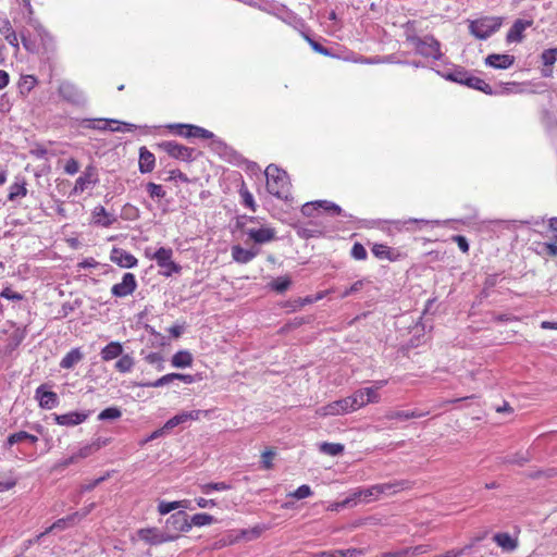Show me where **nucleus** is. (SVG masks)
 <instances>
[{
	"instance_id": "f257e3e1",
	"label": "nucleus",
	"mask_w": 557,
	"mask_h": 557,
	"mask_svg": "<svg viewBox=\"0 0 557 557\" xmlns=\"http://www.w3.org/2000/svg\"><path fill=\"white\" fill-rule=\"evenodd\" d=\"M190 528L188 515L184 510H178L166 519L164 531L141 529V539L151 544L171 542L177 540L181 532H187Z\"/></svg>"
},
{
	"instance_id": "f03ea898",
	"label": "nucleus",
	"mask_w": 557,
	"mask_h": 557,
	"mask_svg": "<svg viewBox=\"0 0 557 557\" xmlns=\"http://www.w3.org/2000/svg\"><path fill=\"white\" fill-rule=\"evenodd\" d=\"M414 22L408 21L405 27L406 40L414 47L417 54L424 58H433L434 60H441L443 53L441 51V42L432 35L419 37L414 34Z\"/></svg>"
},
{
	"instance_id": "7ed1b4c3",
	"label": "nucleus",
	"mask_w": 557,
	"mask_h": 557,
	"mask_svg": "<svg viewBox=\"0 0 557 557\" xmlns=\"http://www.w3.org/2000/svg\"><path fill=\"white\" fill-rule=\"evenodd\" d=\"M264 174L267 176L268 191L282 199L286 198L289 191V181L287 173L275 164L267 166Z\"/></svg>"
},
{
	"instance_id": "20e7f679",
	"label": "nucleus",
	"mask_w": 557,
	"mask_h": 557,
	"mask_svg": "<svg viewBox=\"0 0 557 557\" xmlns=\"http://www.w3.org/2000/svg\"><path fill=\"white\" fill-rule=\"evenodd\" d=\"M503 24V18L498 16H484L470 21L469 32L475 38L484 40L496 33Z\"/></svg>"
},
{
	"instance_id": "39448f33",
	"label": "nucleus",
	"mask_w": 557,
	"mask_h": 557,
	"mask_svg": "<svg viewBox=\"0 0 557 557\" xmlns=\"http://www.w3.org/2000/svg\"><path fill=\"white\" fill-rule=\"evenodd\" d=\"M145 255L148 258L156 259L158 265L164 269L162 274L165 276L181 271V267L171 260L172 250L170 248L160 247L153 255L150 253L149 249H146Z\"/></svg>"
},
{
	"instance_id": "423d86ee",
	"label": "nucleus",
	"mask_w": 557,
	"mask_h": 557,
	"mask_svg": "<svg viewBox=\"0 0 557 557\" xmlns=\"http://www.w3.org/2000/svg\"><path fill=\"white\" fill-rule=\"evenodd\" d=\"M159 148L177 160L191 162L195 159L196 149L183 146L174 140L162 141L159 144Z\"/></svg>"
},
{
	"instance_id": "0eeeda50",
	"label": "nucleus",
	"mask_w": 557,
	"mask_h": 557,
	"mask_svg": "<svg viewBox=\"0 0 557 557\" xmlns=\"http://www.w3.org/2000/svg\"><path fill=\"white\" fill-rule=\"evenodd\" d=\"M166 127L174 135L185 138L211 139L214 136L212 132L193 124H170Z\"/></svg>"
},
{
	"instance_id": "6e6552de",
	"label": "nucleus",
	"mask_w": 557,
	"mask_h": 557,
	"mask_svg": "<svg viewBox=\"0 0 557 557\" xmlns=\"http://www.w3.org/2000/svg\"><path fill=\"white\" fill-rule=\"evenodd\" d=\"M58 92L60 97L75 106H84L86 97L84 92L73 83L64 81L59 85Z\"/></svg>"
},
{
	"instance_id": "1a4fd4ad",
	"label": "nucleus",
	"mask_w": 557,
	"mask_h": 557,
	"mask_svg": "<svg viewBox=\"0 0 557 557\" xmlns=\"http://www.w3.org/2000/svg\"><path fill=\"white\" fill-rule=\"evenodd\" d=\"M95 504H90L89 508L84 510L83 512H74L65 518L58 519L51 527H49L45 532L40 533L36 536L35 542L39 541L41 537L47 535L53 530H65L69 527L74 525L78 520L86 517L91 508H94Z\"/></svg>"
},
{
	"instance_id": "9d476101",
	"label": "nucleus",
	"mask_w": 557,
	"mask_h": 557,
	"mask_svg": "<svg viewBox=\"0 0 557 557\" xmlns=\"http://www.w3.org/2000/svg\"><path fill=\"white\" fill-rule=\"evenodd\" d=\"M354 411L349 397L332 401L317 410L321 417L344 414Z\"/></svg>"
},
{
	"instance_id": "9b49d317",
	"label": "nucleus",
	"mask_w": 557,
	"mask_h": 557,
	"mask_svg": "<svg viewBox=\"0 0 557 557\" xmlns=\"http://www.w3.org/2000/svg\"><path fill=\"white\" fill-rule=\"evenodd\" d=\"M122 125L127 126L125 123L109 119H90L85 121V127L99 131L120 132L122 131Z\"/></svg>"
},
{
	"instance_id": "f8f14e48",
	"label": "nucleus",
	"mask_w": 557,
	"mask_h": 557,
	"mask_svg": "<svg viewBox=\"0 0 557 557\" xmlns=\"http://www.w3.org/2000/svg\"><path fill=\"white\" fill-rule=\"evenodd\" d=\"M532 24V20H516L506 35L507 42H521L524 38L523 32Z\"/></svg>"
},
{
	"instance_id": "ddd939ff",
	"label": "nucleus",
	"mask_w": 557,
	"mask_h": 557,
	"mask_svg": "<svg viewBox=\"0 0 557 557\" xmlns=\"http://www.w3.org/2000/svg\"><path fill=\"white\" fill-rule=\"evenodd\" d=\"M35 396L39 400V406L44 409H52L59 405L57 393L47 391L45 385L36 388Z\"/></svg>"
},
{
	"instance_id": "4468645a",
	"label": "nucleus",
	"mask_w": 557,
	"mask_h": 557,
	"mask_svg": "<svg viewBox=\"0 0 557 557\" xmlns=\"http://www.w3.org/2000/svg\"><path fill=\"white\" fill-rule=\"evenodd\" d=\"M515 61L516 58L511 54L492 53L485 58V64L497 70H507L513 65Z\"/></svg>"
},
{
	"instance_id": "2eb2a0df",
	"label": "nucleus",
	"mask_w": 557,
	"mask_h": 557,
	"mask_svg": "<svg viewBox=\"0 0 557 557\" xmlns=\"http://www.w3.org/2000/svg\"><path fill=\"white\" fill-rule=\"evenodd\" d=\"M54 421L59 425L75 426L83 423L87 418V412L71 411L64 414H53Z\"/></svg>"
},
{
	"instance_id": "dca6fc26",
	"label": "nucleus",
	"mask_w": 557,
	"mask_h": 557,
	"mask_svg": "<svg viewBox=\"0 0 557 557\" xmlns=\"http://www.w3.org/2000/svg\"><path fill=\"white\" fill-rule=\"evenodd\" d=\"M136 288L134 274L125 273L121 283L113 285L112 294L116 297H125Z\"/></svg>"
},
{
	"instance_id": "f3484780",
	"label": "nucleus",
	"mask_w": 557,
	"mask_h": 557,
	"mask_svg": "<svg viewBox=\"0 0 557 557\" xmlns=\"http://www.w3.org/2000/svg\"><path fill=\"white\" fill-rule=\"evenodd\" d=\"M110 259L122 268H132L137 263V259L121 248H113Z\"/></svg>"
},
{
	"instance_id": "a211bd4d",
	"label": "nucleus",
	"mask_w": 557,
	"mask_h": 557,
	"mask_svg": "<svg viewBox=\"0 0 557 557\" xmlns=\"http://www.w3.org/2000/svg\"><path fill=\"white\" fill-rule=\"evenodd\" d=\"M493 541L503 549L505 553H511L518 548L519 542L517 537H512L507 532H499L494 534Z\"/></svg>"
},
{
	"instance_id": "6ab92c4d",
	"label": "nucleus",
	"mask_w": 557,
	"mask_h": 557,
	"mask_svg": "<svg viewBox=\"0 0 557 557\" xmlns=\"http://www.w3.org/2000/svg\"><path fill=\"white\" fill-rule=\"evenodd\" d=\"M246 233L256 244L269 243L275 238V231L270 227L249 228Z\"/></svg>"
},
{
	"instance_id": "aec40b11",
	"label": "nucleus",
	"mask_w": 557,
	"mask_h": 557,
	"mask_svg": "<svg viewBox=\"0 0 557 557\" xmlns=\"http://www.w3.org/2000/svg\"><path fill=\"white\" fill-rule=\"evenodd\" d=\"M258 249H245L239 245H236L232 248V257L238 263L250 262L258 255Z\"/></svg>"
},
{
	"instance_id": "412c9836",
	"label": "nucleus",
	"mask_w": 557,
	"mask_h": 557,
	"mask_svg": "<svg viewBox=\"0 0 557 557\" xmlns=\"http://www.w3.org/2000/svg\"><path fill=\"white\" fill-rule=\"evenodd\" d=\"M428 413H429L428 411L426 412H421V411H418V410H412V411L388 410V411L385 412L384 418L387 419V420H394V419L409 420V419H413V418L424 417Z\"/></svg>"
},
{
	"instance_id": "4be33fe9",
	"label": "nucleus",
	"mask_w": 557,
	"mask_h": 557,
	"mask_svg": "<svg viewBox=\"0 0 557 557\" xmlns=\"http://www.w3.org/2000/svg\"><path fill=\"white\" fill-rule=\"evenodd\" d=\"M470 73H471L470 71L466 70L462 66H456V67L451 69L450 71H448L447 73L443 74V76L447 81H451V82H455V83L466 86V83L468 82Z\"/></svg>"
},
{
	"instance_id": "5701e85b",
	"label": "nucleus",
	"mask_w": 557,
	"mask_h": 557,
	"mask_svg": "<svg viewBox=\"0 0 557 557\" xmlns=\"http://www.w3.org/2000/svg\"><path fill=\"white\" fill-rule=\"evenodd\" d=\"M24 441H28L30 444H36L38 442V437L25 431H20L8 436L4 447L11 448L13 445Z\"/></svg>"
},
{
	"instance_id": "b1692460",
	"label": "nucleus",
	"mask_w": 557,
	"mask_h": 557,
	"mask_svg": "<svg viewBox=\"0 0 557 557\" xmlns=\"http://www.w3.org/2000/svg\"><path fill=\"white\" fill-rule=\"evenodd\" d=\"M84 358L83 352L79 348H73L70 350L60 361V367L62 369H72L74 368L78 362H81Z\"/></svg>"
},
{
	"instance_id": "393cba45",
	"label": "nucleus",
	"mask_w": 557,
	"mask_h": 557,
	"mask_svg": "<svg viewBox=\"0 0 557 557\" xmlns=\"http://www.w3.org/2000/svg\"><path fill=\"white\" fill-rule=\"evenodd\" d=\"M123 348L119 342H111L101 350V358L104 361L113 360L122 355Z\"/></svg>"
},
{
	"instance_id": "a878e982",
	"label": "nucleus",
	"mask_w": 557,
	"mask_h": 557,
	"mask_svg": "<svg viewBox=\"0 0 557 557\" xmlns=\"http://www.w3.org/2000/svg\"><path fill=\"white\" fill-rule=\"evenodd\" d=\"M372 253L379 259H387L389 261H396L399 253H395L388 246L383 244H375L372 247Z\"/></svg>"
},
{
	"instance_id": "bb28decb",
	"label": "nucleus",
	"mask_w": 557,
	"mask_h": 557,
	"mask_svg": "<svg viewBox=\"0 0 557 557\" xmlns=\"http://www.w3.org/2000/svg\"><path fill=\"white\" fill-rule=\"evenodd\" d=\"M466 86L469 88H473L475 90H480L486 95H493L494 90L493 88L482 78L473 76L471 73L469 75L468 82L466 83Z\"/></svg>"
},
{
	"instance_id": "cd10ccee",
	"label": "nucleus",
	"mask_w": 557,
	"mask_h": 557,
	"mask_svg": "<svg viewBox=\"0 0 557 557\" xmlns=\"http://www.w3.org/2000/svg\"><path fill=\"white\" fill-rule=\"evenodd\" d=\"M171 362L175 368L190 367L193 363V355L187 350H180L173 355Z\"/></svg>"
},
{
	"instance_id": "c85d7f7f",
	"label": "nucleus",
	"mask_w": 557,
	"mask_h": 557,
	"mask_svg": "<svg viewBox=\"0 0 557 557\" xmlns=\"http://www.w3.org/2000/svg\"><path fill=\"white\" fill-rule=\"evenodd\" d=\"M381 487H382V494L392 495V494H395L398 491H403V490L409 488L410 487V482L401 480V481L382 483Z\"/></svg>"
},
{
	"instance_id": "c756f323",
	"label": "nucleus",
	"mask_w": 557,
	"mask_h": 557,
	"mask_svg": "<svg viewBox=\"0 0 557 557\" xmlns=\"http://www.w3.org/2000/svg\"><path fill=\"white\" fill-rule=\"evenodd\" d=\"M188 500H176V502H160L158 506V511L160 515H168L169 512L180 509L187 508Z\"/></svg>"
},
{
	"instance_id": "7c9ffc66",
	"label": "nucleus",
	"mask_w": 557,
	"mask_h": 557,
	"mask_svg": "<svg viewBox=\"0 0 557 557\" xmlns=\"http://www.w3.org/2000/svg\"><path fill=\"white\" fill-rule=\"evenodd\" d=\"M92 221L97 225L109 226L112 223L111 216L103 207H96L92 213Z\"/></svg>"
},
{
	"instance_id": "2f4dec72",
	"label": "nucleus",
	"mask_w": 557,
	"mask_h": 557,
	"mask_svg": "<svg viewBox=\"0 0 557 557\" xmlns=\"http://www.w3.org/2000/svg\"><path fill=\"white\" fill-rule=\"evenodd\" d=\"M292 285V280L288 276H278L270 283L271 289L278 294L286 292Z\"/></svg>"
},
{
	"instance_id": "473e14b6",
	"label": "nucleus",
	"mask_w": 557,
	"mask_h": 557,
	"mask_svg": "<svg viewBox=\"0 0 557 557\" xmlns=\"http://www.w3.org/2000/svg\"><path fill=\"white\" fill-rule=\"evenodd\" d=\"M156 158L153 153L141 147V173L151 172L154 166Z\"/></svg>"
},
{
	"instance_id": "72a5a7b5",
	"label": "nucleus",
	"mask_w": 557,
	"mask_h": 557,
	"mask_svg": "<svg viewBox=\"0 0 557 557\" xmlns=\"http://www.w3.org/2000/svg\"><path fill=\"white\" fill-rule=\"evenodd\" d=\"M344 445L339 443L324 442L320 445V451L330 456H338L344 451Z\"/></svg>"
},
{
	"instance_id": "f704fd0d",
	"label": "nucleus",
	"mask_w": 557,
	"mask_h": 557,
	"mask_svg": "<svg viewBox=\"0 0 557 557\" xmlns=\"http://www.w3.org/2000/svg\"><path fill=\"white\" fill-rule=\"evenodd\" d=\"M27 194V189L25 186V182L22 183H14L10 186V191L8 195V199L10 201H14L20 197H25Z\"/></svg>"
},
{
	"instance_id": "c9c22d12",
	"label": "nucleus",
	"mask_w": 557,
	"mask_h": 557,
	"mask_svg": "<svg viewBox=\"0 0 557 557\" xmlns=\"http://www.w3.org/2000/svg\"><path fill=\"white\" fill-rule=\"evenodd\" d=\"M315 203H317V209L322 208L325 212L330 213L331 215L343 214L342 208L332 201L317 200Z\"/></svg>"
},
{
	"instance_id": "e433bc0d",
	"label": "nucleus",
	"mask_w": 557,
	"mask_h": 557,
	"mask_svg": "<svg viewBox=\"0 0 557 557\" xmlns=\"http://www.w3.org/2000/svg\"><path fill=\"white\" fill-rule=\"evenodd\" d=\"M354 410L359 409L368 404L364 388L356 391L351 396H348Z\"/></svg>"
},
{
	"instance_id": "4c0bfd02",
	"label": "nucleus",
	"mask_w": 557,
	"mask_h": 557,
	"mask_svg": "<svg viewBox=\"0 0 557 557\" xmlns=\"http://www.w3.org/2000/svg\"><path fill=\"white\" fill-rule=\"evenodd\" d=\"M215 518L209 513H196L191 517V519L189 520V523H191V527L193 525H196V527H202V525H207V524H211L213 522H215Z\"/></svg>"
},
{
	"instance_id": "58836bf2",
	"label": "nucleus",
	"mask_w": 557,
	"mask_h": 557,
	"mask_svg": "<svg viewBox=\"0 0 557 557\" xmlns=\"http://www.w3.org/2000/svg\"><path fill=\"white\" fill-rule=\"evenodd\" d=\"M146 190L152 199H162L166 194L161 185L154 184L152 182L147 183Z\"/></svg>"
},
{
	"instance_id": "ea45409f",
	"label": "nucleus",
	"mask_w": 557,
	"mask_h": 557,
	"mask_svg": "<svg viewBox=\"0 0 557 557\" xmlns=\"http://www.w3.org/2000/svg\"><path fill=\"white\" fill-rule=\"evenodd\" d=\"M134 366V360L128 355L122 356L115 362V369L122 373L128 372Z\"/></svg>"
},
{
	"instance_id": "a19ab883",
	"label": "nucleus",
	"mask_w": 557,
	"mask_h": 557,
	"mask_svg": "<svg viewBox=\"0 0 557 557\" xmlns=\"http://www.w3.org/2000/svg\"><path fill=\"white\" fill-rule=\"evenodd\" d=\"M174 381H175L174 373H169V374H165L162 377L156 380L154 382H141V387L143 386L160 387V386L168 385Z\"/></svg>"
},
{
	"instance_id": "79ce46f5",
	"label": "nucleus",
	"mask_w": 557,
	"mask_h": 557,
	"mask_svg": "<svg viewBox=\"0 0 557 557\" xmlns=\"http://www.w3.org/2000/svg\"><path fill=\"white\" fill-rule=\"evenodd\" d=\"M201 492L209 494L211 491H226L231 488V485L225 482L207 483L200 486Z\"/></svg>"
},
{
	"instance_id": "37998d69",
	"label": "nucleus",
	"mask_w": 557,
	"mask_h": 557,
	"mask_svg": "<svg viewBox=\"0 0 557 557\" xmlns=\"http://www.w3.org/2000/svg\"><path fill=\"white\" fill-rule=\"evenodd\" d=\"M542 61L545 66H552L557 59V48L546 49L542 52Z\"/></svg>"
},
{
	"instance_id": "c03bdc74",
	"label": "nucleus",
	"mask_w": 557,
	"mask_h": 557,
	"mask_svg": "<svg viewBox=\"0 0 557 557\" xmlns=\"http://www.w3.org/2000/svg\"><path fill=\"white\" fill-rule=\"evenodd\" d=\"M38 34L40 36L45 51L47 52L49 50H53L54 45L52 36L44 28H39Z\"/></svg>"
},
{
	"instance_id": "a18cd8bd",
	"label": "nucleus",
	"mask_w": 557,
	"mask_h": 557,
	"mask_svg": "<svg viewBox=\"0 0 557 557\" xmlns=\"http://www.w3.org/2000/svg\"><path fill=\"white\" fill-rule=\"evenodd\" d=\"M120 417H121V411L115 407H110V408L102 410L99 413L98 419L99 420H115Z\"/></svg>"
},
{
	"instance_id": "49530a36",
	"label": "nucleus",
	"mask_w": 557,
	"mask_h": 557,
	"mask_svg": "<svg viewBox=\"0 0 557 557\" xmlns=\"http://www.w3.org/2000/svg\"><path fill=\"white\" fill-rule=\"evenodd\" d=\"M367 256L368 253L363 245L360 243H355L351 248V257L356 260H364L367 259Z\"/></svg>"
},
{
	"instance_id": "de8ad7c7",
	"label": "nucleus",
	"mask_w": 557,
	"mask_h": 557,
	"mask_svg": "<svg viewBox=\"0 0 557 557\" xmlns=\"http://www.w3.org/2000/svg\"><path fill=\"white\" fill-rule=\"evenodd\" d=\"M146 360L151 364H156V368L159 371H162L164 369L163 357L159 352L149 354L148 356H146Z\"/></svg>"
},
{
	"instance_id": "09e8293b",
	"label": "nucleus",
	"mask_w": 557,
	"mask_h": 557,
	"mask_svg": "<svg viewBox=\"0 0 557 557\" xmlns=\"http://www.w3.org/2000/svg\"><path fill=\"white\" fill-rule=\"evenodd\" d=\"M90 183V180H89V176L87 174H84V175H81L76 182H75V186H74V189L73 191L75 194L77 193H83L87 186L89 185Z\"/></svg>"
},
{
	"instance_id": "8fccbe9b",
	"label": "nucleus",
	"mask_w": 557,
	"mask_h": 557,
	"mask_svg": "<svg viewBox=\"0 0 557 557\" xmlns=\"http://www.w3.org/2000/svg\"><path fill=\"white\" fill-rule=\"evenodd\" d=\"M305 38L315 52H318L322 55H331V51L326 47L322 46L320 42L313 40L312 38H310L307 35L305 36Z\"/></svg>"
},
{
	"instance_id": "3c124183",
	"label": "nucleus",
	"mask_w": 557,
	"mask_h": 557,
	"mask_svg": "<svg viewBox=\"0 0 557 557\" xmlns=\"http://www.w3.org/2000/svg\"><path fill=\"white\" fill-rule=\"evenodd\" d=\"M407 550H409V555L417 556V555H423L432 550V546L429 544H420L413 547H406Z\"/></svg>"
},
{
	"instance_id": "603ef678",
	"label": "nucleus",
	"mask_w": 557,
	"mask_h": 557,
	"mask_svg": "<svg viewBox=\"0 0 557 557\" xmlns=\"http://www.w3.org/2000/svg\"><path fill=\"white\" fill-rule=\"evenodd\" d=\"M312 494V491L309 485H300L293 494L292 496L297 499H302L306 497H309Z\"/></svg>"
},
{
	"instance_id": "864d4df0",
	"label": "nucleus",
	"mask_w": 557,
	"mask_h": 557,
	"mask_svg": "<svg viewBox=\"0 0 557 557\" xmlns=\"http://www.w3.org/2000/svg\"><path fill=\"white\" fill-rule=\"evenodd\" d=\"M96 448H94V445L87 444L84 447H82L75 455L77 456V459H84L96 453Z\"/></svg>"
},
{
	"instance_id": "5fc2aeb1",
	"label": "nucleus",
	"mask_w": 557,
	"mask_h": 557,
	"mask_svg": "<svg viewBox=\"0 0 557 557\" xmlns=\"http://www.w3.org/2000/svg\"><path fill=\"white\" fill-rule=\"evenodd\" d=\"M338 557H357L363 554L360 548L337 549Z\"/></svg>"
},
{
	"instance_id": "6e6d98bb",
	"label": "nucleus",
	"mask_w": 557,
	"mask_h": 557,
	"mask_svg": "<svg viewBox=\"0 0 557 557\" xmlns=\"http://www.w3.org/2000/svg\"><path fill=\"white\" fill-rule=\"evenodd\" d=\"M453 240L458 245L462 252L467 253L469 251V243L465 236L455 235L453 236Z\"/></svg>"
},
{
	"instance_id": "4d7b16f0",
	"label": "nucleus",
	"mask_w": 557,
	"mask_h": 557,
	"mask_svg": "<svg viewBox=\"0 0 557 557\" xmlns=\"http://www.w3.org/2000/svg\"><path fill=\"white\" fill-rule=\"evenodd\" d=\"M177 416H178L180 422L182 424V423H185L188 420H197L199 418V416H200V410H193V411H189V412H182V413H180Z\"/></svg>"
},
{
	"instance_id": "13d9d810",
	"label": "nucleus",
	"mask_w": 557,
	"mask_h": 557,
	"mask_svg": "<svg viewBox=\"0 0 557 557\" xmlns=\"http://www.w3.org/2000/svg\"><path fill=\"white\" fill-rule=\"evenodd\" d=\"M64 171L70 175L76 174L79 171L78 162L73 158L67 160L64 166Z\"/></svg>"
},
{
	"instance_id": "bf43d9fd",
	"label": "nucleus",
	"mask_w": 557,
	"mask_h": 557,
	"mask_svg": "<svg viewBox=\"0 0 557 557\" xmlns=\"http://www.w3.org/2000/svg\"><path fill=\"white\" fill-rule=\"evenodd\" d=\"M377 388H379V386L375 387V388L374 387H366L364 388V394H366V397H367L366 400H368V404H370V403H377L379 401L380 396H379V394L376 392Z\"/></svg>"
},
{
	"instance_id": "052dcab7",
	"label": "nucleus",
	"mask_w": 557,
	"mask_h": 557,
	"mask_svg": "<svg viewBox=\"0 0 557 557\" xmlns=\"http://www.w3.org/2000/svg\"><path fill=\"white\" fill-rule=\"evenodd\" d=\"M240 196L243 197L244 205L255 211L256 208L252 195L247 189H240Z\"/></svg>"
},
{
	"instance_id": "680f3d73",
	"label": "nucleus",
	"mask_w": 557,
	"mask_h": 557,
	"mask_svg": "<svg viewBox=\"0 0 557 557\" xmlns=\"http://www.w3.org/2000/svg\"><path fill=\"white\" fill-rule=\"evenodd\" d=\"M21 39L24 48L29 52H39V48L30 40L28 39L23 33H21Z\"/></svg>"
},
{
	"instance_id": "e2e57ef3",
	"label": "nucleus",
	"mask_w": 557,
	"mask_h": 557,
	"mask_svg": "<svg viewBox=\"0 0 557 557\" xmlns=\"http://www.w3.org/2000/svg\"><path fill=\"white\" fill-rule=\"evenodd\" d=\"M274 456H275V453L273 450H271V449L265 450L262 454V465H263V468L271 469L273 467L272 459H273Z\"/></svg>"
},
{
	"instance_id": "0e129e2a",
	"label": "nucleus",
	"mask_w": 557,
	"mask_h": 557,
	"mask_svg": "<svg viewBox=\"0 0 557 557\" xmlns=\"http://www.w3.org/2000/svg\"><path fill=\"white\" fill-rule=\"evenodd\" d=\"M0 297H3L5 299H10V300H22L23 299V295L22 294L15 293V292H13L12 289H10L8 287L4 288L1 292Z\"/></svg>"
},
{
	"instance_id": "69168bd1",
	"label": "nucleus",
	"mask_w": 557,
	"mask_h": 557,
	"mask_svg": "<svg viewBox=\"0 0 557 557\" xmlns=\"http://www.w3.org/2000/svg\"><path fill=\"white\" fill-rule=\"evenodd\" d=\"M542 252L546 253L549 257H556L557 245L555 243H544L542 244Z\"/></svg>"
},
{
	"instance_id": "338daca9",
	"label": "nucleus",
	"mask_w": 557,
	"mask_h": 557,
	"mask_svg": "<svg viewBox=\"0 0 557 557\" xmlns=\"http://www.w3.org/2000/svg\"><path fill=\"white\" fill-rule=\"evenodd\" d=\"M14 29L12 28L11 22L8 18H0V33L7 37Z\"/></svg>"
},
{
	"instance_id": "774afa93",
	"label": "nucleus",
	"mask_w": 557,
	"mask_h": 557,
	"mask_svg": "<svg viewBox=\"0 0 557 557\" xmlns=\"http://www.w3.org/2000/svg\"><path fill=\"white\" fill-rule=\"evenodd\" d=\"M379 557H409V550L403 548L397 552H386L382 553Z\"/></svg>"
}]
</instances>
